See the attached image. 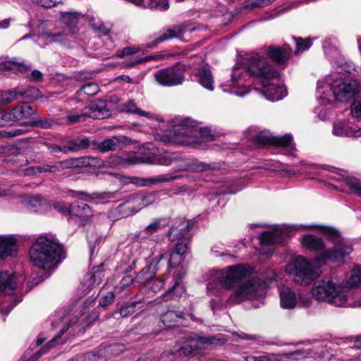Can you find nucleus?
Returning <instances> with one entry per match:
<instances>
[{
    "label": "nucleus",
    "instance_id": "f257e3e1",
    "mask_svg": "<svg viewBox=\"0 0 361 361\" xmlns=\"http://www.w3.org/2000/svg\"><path fill=\"white\" fill-rule=\"evenodd\" d=\"M249 275V267L243 264L229 266L217 272L216 277L223 288L232 289L238 286L228 298V302L240 303L259 291L264 290L266 284L259 279L253 278L243 283Z\"/></svg>",
    "mask_w": 361,
    "mask_h": 361
},
{
    "label": "nucleus",
    "instance_id": "f03ea898",
    "mask_svg": "<svg viewBox=\"0 0 361 361\" xmlns=\"http://www.w3.org/2000/svg\"><path fill=\"white\" fill-rule=\"evenodd\" d=\"M247 60V71L251 75L257 78L258 82L264 89L262 93L268 100L279 101L287 94L283 87L272 82L279 73L264 57L256 54L250 56Z\"/></svg>",
    "mask_w": 361,
    "mask_h": 361
},
{
    "label": "nucleus",
    "instance_id": "7ed1b4c3",
    "mask_svg": "<svg viewBox=\"0 0 361 361\" xmlns=\"http://www.w3.org/2000/svg\"><path fill=\"white\" fill-rule=\"evenodd\" d=\"M65 257L63 247L51 236H39L30 250L32 264L43 269L56 267Z\"/></svg>",
    "mask_w": 361,
    "mask_h": 361
},
{
    "label": "nucleus",
    "instance_id": "20e7f679",
    "mask_svg": "<svg viewBox=\"0 0 361 361\" xmlns=\"http://www.w3.org/2000/svg\"><path fill=\"white\" fill-rule=\"evenodd\" d=\"M350 291L348 288L324 279L315 284L312 289V296L317 300L326 301L335 306L350 305L348 302Z\"/></svg>",
    "mask_w": 361,
    "mask_h": 361
},
{
    "label": "nucleus",
    "instance_id": "39448f33",
    "mask_svg": "<svg viewBox=\"0 0 361 361\" xmlns=\"http://www.w3.org/2000/svg\"><path fill=\"white\" fill-rule=\"evenodd\" d=\"M321 231L331 238L335 247L322 252L319 257V260L343 261L345 256L353 251L352 245L347 240L341 238L338 231L333 227L321 226Z\"/></svg>",
    "mask_w": 361,
    "mask_h": 361
},
{
    "label": "nucleus",
    "instance_id": "423d86ee",
    "mask_svg": "<svg viewBox=\"0 0 361 361\" xmlns=\"http://www.w3.org/2000/svg\"><path fill=\"white\" fill-rule=\"evenodd\" d=\"M286 271L295 283L302 286L310 285L319 276V271L314 269L311 263L302 256L296 257L287 264Z\"/></svg>",
    "mask_w": 361,
    "mask_h": 361
},
{
    "label": "nucleus",
    "instance_id": "0eeeda50",
    "mask_svg": "<svg viewBox=\"0 0 361 361\" xmlns=\"http://www.w3.org/2000/svg\"><path fill=\"white\" fill-rule=\"evenodd\" d=\"M358 87L356 80L351 78H341L335 80L332 84L319 81L317 91L319 94H324L325 92L322 91L323 89L330 90L337 101L344 102L358 92Z\"/></svg>",
    "mask_w": 361,
    "mask_h": 361
},
{
    "label": "nucleus",
    "instance_id": "6e6552de",
    "mask_svg": "<svg viewBox=\"0 0 361 361\" xmlns=\"http://www.w3.org/2000/svg\"><path fill=\"white\" fill-rule=\"evenodd\" d=\"M58 319H54L51 322L53 329L57 327L59 322H64L66 324L60 329L59 332L46 345V346L38 350L35 357L37 358L44 354L48 349L51 348L58 343V340L61 338V336L65 334L72 324H76L78 322L79 317H81L83 313L81 309H75V307H73L68 311L59 312Z\"/></svg>",
    "mask_w": 361,
    "mask_h": 361
},
{
    "label": "nucleus",
    "instance_id": "1a4fd4ad",
    "mask_svg": "<svg viewBox=\"0 0 361 361\" xmlns=\"http://www.w3.org/2000/svg\"><path fill=\"white\" fill-rule=\"evenodd\" d=\"M157 200V194L154 192L147 195L133 194L116 209L117 212L121 217H127L134 214L141 209L153 204Z\"/></svg>",
    "mask_w": 361,
    "mask_h": 361
},
{
    "label": "nucleus",
    "instance_id": "9d476101",
    "mask_svg": "<svg viewBox=\"0 0 361 361\" xmlns=\"http://www.w3.org/2000/svg\"><path fill=\"white\" fill-rule=\"evenodd\" d=\"M185 68L180 63L164 68L154 73V78L159 84L164 86L180 85L184 80Z\"/></svg>",
    "mask_w": 361,
    "mask_h": 361
},
{
    "label": "nucleus",
    "instance_id": "9b49d317",
    "mask_svg": "<svg viewBox=\"0 0 361 361\" xmlns=\"http://www.w3.org/2000/svg\"><path fill=\"white\" fill-rule=\"evenodd\" d=\"M166 255V252L161 249L159 252V254L137 273L135 277V281L140 284L145 285L152 281L154 278L157 271L164 265L161 261L165 259Z\"/></svg>",
    "mask_w": 361,
    "mask_h": 361
},
{
    "label": "nucleus",
    "instance_id": "f8f14e48",
    "mask_svg": "<svg viewBox=\"0 0 361 361\" xmlns=\"http://www.w3.org/2000/svg\"><path fill=\"white\" fill-rule=\"evenodd\" d=\"M35 110L27 104H20L9 111L0 113V126L11 125L13 122L21 121L34 114Z\"/></svg>",
    "mask_w": 361,
    "mask_h": 361
},
{
    "label": "nucleus",
    "instance_id": "ddd939ff",
    "mask_svg": "<svg viewBox=\"0 0 361 361\" xmlns=\"http://www.w3.org/2000/svg\"><path fill=\"white\" fill-rule=\"evenodd\" d=\"M192 225L193 224L186 219H176L168 231L169 240L172 242L176 240L190 241L192 235L190 231Z\"/></svg>",
    "mask_w": 361,
    "mask_h": 361
},
{
    "label": "nucleus",
    "instance_id": "4468645a",
    "mask_svg": "<svg viewBox=\"0 0 361 361\" xmlns=\"http://www.w3.org/2000/svg\"><path fill=\"white\" fill-rule=\"evenodd\" d=\"M175 135L189 137H203L210 135V130L207 128L198 126L197 123L189 118L184 120L178 126H174Z\"/></svg>",
    "mask_w": 361,
    "mask_h": 361
},
{
    "label": "nucleus",
    "instance_id": "2eb2a0df",
    "mask_svg": "<svg viewBox=\"0 0 361 361\" xmlns=\"http://www.w3.org/2000/svg\"><path fill=\"white\" fill-rule=\"evenodd\" d=\"M279 293L281 306L284 309H293L297 305L299 307H309L311 305L312 300L308 297L299 295L297 298L295 292L288 287H281Z\"/></svg>",
    "mask_w": 361,
    "mask_h": 361
},
{
    "label": "nucleus",
    "instance_id": "dca6fc26",
    "mask_svg": "<svg viewBox=\"0 0 361 361\" xmlns=\"http://www.w3.org/2000/svg\"><path fill=\"white\" fill-rule=\"evenodd\" d=\"M9 97L6 98L8 102L19 98H23L32 101L40 97V91L35 87L29 85H20L8 92Z\"/></svg>",
    "mask_w": 361,
    "mask_h": 361
},
{
    "label": "nucleus",
    "instance_id": "f3484780",
    "mask_svg": "<svg viewBox=\"0 0 361 361\" xmlns=\"http://www.w3.org/2000/svg\"><path fill=\"white\" fill-rule=\"evenodd\" d=\"M292 52V49L288 44H284L281 47L271 45L268 49L269 58L280 66L287 63Z\"/></svg>",
    "mask_w": 361,
    "mask_h": 361
},
{
    "label": "nucleus",
    "instance_id": "a211bd4d",
    "mask_svg": "<svg viewBox=\"0 0 361 361\" xmlns=\"http://www.w3.org/2000/svg\"><path fill=\"white\" fill-rule=\"evenodd\" d=\"M71 215L79 217L80 224L85 225L90 221L92 211L87 204L77 201L71 204Z\"/></svg>",
    "mask_w": 361,
    "mask_h": 361
},
{
    "label": "nucleus",
    "instance_id": "6ab92c4d",
    "mask_svg": "<svg viewBox=\"0 0 361 361\" xmlns=\"http://www.w3.org/2000/svg\"><path fill=\"white\" fill-rule=\"evenodd\" d=\"M16 288V276L11 271H0V293L11 295Z\"/></svg>",
    "mask_w": 361,
    "mask_h": 361
},
{
    "label": "nucleus",
    "instance_id": "aec40b11",
    "mask_svg": "<svg viewBox=\"0 0 361 361\" xmlns=\"http://www.w3.org/2000/svg\"><path fill=\"white\" fill-rule=\"evenodd\" d=\"M17 252L16 240L11 236L0 235V259L13 256Z\"/></svg>",
    "mask_w": 361,
    "mask_h": 361
},
{
    "label": "nucleus",
    "instance_id": "412c9836",
    "mask_svg": "<svg viewBox=\"0 0 361 361\" xmlns=\"http://www.w3.org/2000/svg\"><path fill=\"white\" fill-rule=\"evenodd\" d=\"M31 67L30 65L25 64L24 62H20L14 58L11 61H6L0 63V72H8L11 71L14 73H25L30 70Z\"/></svg>",
    "mask_w": 361,
    "mask_h": 361
},
{
    "label": "nucleus",
    "instance_id": "4be33fe9",
    "mask_svg": "<svg viewBox=\"0 0 361 361\" xmlns=\"http://www.w3.org/2000/svg\"><path fill=\"white\" fill-rule=\"evenodd\" d=\"M178 176H171L168 175H159L154 177L150 178H133V183L138 186H148L155 185L159 183H165L176 179Z\"/></svg>",
    "mask_w": 361,
    "mask_h": 361
},
{
    "label": "nucleus",
    "instance_id": "5701e85b",
    "mask_svg": "<svg viewBox=\"0 0 361 361\" xmlns=\"http://www.w3.org/2000/svg\"><path fill=\"white\" fill-rule=\"evenodd\" d=\"M196 341L192 340V337H189L187 340L180 346H175L171 351V354L176 357H185L191 355L197 350Z\"/></svg>",
    "mask_w": 361,
    "mask_h": 361
},
{
    "label": "nucleus",
    "instance_id": "b1692460",
    "mask_svg": "<svg viewBox=\"0 0 361 361\" xmlns=\"http://www.w3.org/2000/svg\"><path fill=\"white\" fill-rule=\"evenodd\" d=\"M89 118L93 119H103L108 118L110 115V111L106 107V104L104 101H98L91 104L90 106Z\"/></svg>",
    "mask_w": 361,
    "mask_h": 361
},
{
    "label": "nucleus",
    "instance_id": "393cba45",
    "mask_svg": "<svg viewBox=\"0 0 361 361\" xmlns=\"http://www.w3.org/2000/svg\"><path fill=\"white\" fill-rule=\"evenodd\" d=\"M283 240V232L279 228L265 231L260 235L261 243L265 245L279 244L282 243Z\"/></svg>",
    "mask_w": 361,
    "mask_h": 361
},
{
    "label": "nucleus",
    "instance_id": "a878e982",
    "mask_svg": "<svg viewBox=\"0 0 361 361\" xmlns=\"http://www.w3.org/2000/svg\"><path fill=\"white\" fill-rule=\"evenodd\" d=\"M183 35L182 30L179 27H175L164 31L158 37H156L152 42L147 44V47H154L159 44L173 38H180Z\"/></svg>",
    "mask_w": 361,
    "mask_h": 361
},
{
    "label": "nucleus",
    "instance_id": "bb28decb",
    "mask_svg": "<svg viewBox=\"0 0 361 361\" xmlns=\"http://www.w3.org/2000/svg\"><path fill=\"white\" fill-rule=\"evenodd\" d=\"M301 243L307 249L318 251L324 247V243L319 237L313 235H305L302 238Z\"/></svg>",
    "mask_w": 361,
    "mask_h": 361
},
{
    "label": "nucleus",
    "instance_id": "cd10ccee",
    "mask_svg": "<svg viewBox=\"0 0 361 361\" xmlns=\"http://www.w3.org/2000/svg\"><path fill=\"white\" fill-rule=\"evenodd\" d=\"M161 219H155L143 230L140 231L139 233L134 237V240L141 242L142 240L148 238L151 235L158 231L161 226Z\"/></svg>",
    "mask_w": 361,
    "mask_h": 361
},
{
    "label": "nucleus",
    "instance_id": "c85d7f7f",
    "mask_svg": "<svg viewBox=\"0 0 361 361\" xmlns=\"http://www.w3.org/2000/svg\"><path fill=\"white\" fill-rule=\"evenodd\" d=\"M273 145L285 148L290 154L296 150L295 145L293 142V137L290 134H286L283 136H274Z\"/></svg>",
    "mask_w": 361,
    "mask_h": 361
},
{
    "label": "nucleus",
    "instance_id": "c756f323",
    "mask_svg": "<svg viewBox=\"0 0 361 361\" xmlns=\"http://www.w3.org/2000/svg\"><path fill=\"white\" fill-rule=\"evenodd\" d=\"M184 318L183 312L168 310L161 316V322L169 327L175 326L176 324Z\"/></svg>",
    "mask_w": 361,
    "mask_h": 361
},
{
    "label": "nucleus",
    "instance_id": "7c9ffc66",
    "mask_svg": "<svg viewBox=\"0 0 361 361\" xmlns=\"http://www.w3.org/2000/svg\"><path fill=\"white\" fill-rule=\"evenodd\" d=\"M198 81L201 85L209 90L214 89V79L211 71L202 67L198 71Z\"/></svg>",
    "mask_w": 361,
    "mask_h": 361
},
{
    "label": "nucleus",
    "instance_id": "2f4dec72",
    "mask_svg": "<svg viewBox=\"0 0 361 361\" xmlns=\"http://www.w3.org/2000/svg\"><path fill=\"white\" fill-rule=\"evenodd\" d=\"M90 146V142L88 138H75L70 140L68 142V145H65L66 153L71 152H77L80 149H87Z\"/></svg>",
    "mask_w": 361,
    "mask_h": 361
},
{
    "label": "nucleus",
    "instance_id": "473e14b6",
    "mask_svg": "<svg viewBox=\"0 0 361 361\" xmlns=\"http://www.w3.org/2000/svg\"><path fill=\"white\" fill-rule=\"evenodd\" d=\"M89 118L87 113H78L77 111H70L66 118L57 124L59 125H72L78 123L85 122Z\"/></svg>",
    "mask_w": 361,
    "mask_h": 361
},
{
    "label": "nucleus",
    "instance_id": "72a5a7b5",
    "mask_svg": "<svg viewBox=\"0 0 361 361\" xmlns=\"http://www.w3.org/2000/svg\"><path fill=\"white\" fill-rule=\"evenodd\" d=\"M122 141L121 137L114 136L111 138L104 140L102 142L98 144V149L102 152H106L109 151L116 150L119 143Z\"/></svg>",
    "mask_w": 361,
    "mask_h": 361
},
{
    "label": "nucleus",
    "instance_id": "f704fd0d",
    "mask_svg": "<svg viewBox=\"0 0 361 361\" xmlns=\"http://www.w3.org/2000/svg\"><path fill=\"white\" fill-rule=\"evenodd\" d=\"M119 109L122 112L134 114H137V115H139L141 116H145V117L149 116V113L144 111L141 110L140 109H139L137 106L135 102L132 99H130V100L121 104L119 106Z\"/></svg>",
    "mask_w": 361,
    "mask_h": 361
},
{
    "label": "nucleus",
    "instance_id": "c9c22d12",
    "mask_svg": "<svg viewBox=\"0 0 361 361\" xmlns=\"http://www.w3.org/2000/svg\"><path fill=\"white\" fill-rule=\"evenodd\" d=\"M185 293V288L179 282L176 281L171 287L169 288L162 295L161 297L165 298L170 296L171 299L176 300L180 298Z\"/></svg>",
    "mask_w": 361,
    "mask_h": 361
},
{
    "label": "nucleus",
    "instance_id": "e433bc0d",
    "mask_svg": "<svg viewBox=\"0 0 361 361\" xmlns=\"http://www.w3.org/2000/svg\"><path fill=\"white\" fill-rule=\"evenodd\" d=\"M274 140V136L271 135L267 130H263L259 133L254 138L255 142L260 146L273 145Z\"/></svg>",
    "mask_w": 361,
    "mask_h": 361
},
{
    "label": "nucleus",
    "instance_id": "4c0bfd02",
    "mask_svg": "<svg viewBox=\"0 0 361 361\" xmlns=\"http://www.w3.org/2000/svg\"><path fill=\"white\" fill-rule=\"evenodd\" d=\"M332 133L336 136L349 137L353 135V130L347 124L338 123L334 125Z\"/></svg>",
    "mask_w": 361,
    "mask_h": 361
},
{
    "label": "nucleus",
    "instance_id": "58836bf2",
    "mask_svg": "<svg viewBox=\"0 0 361 361\" xmlns=\"http://www.w3.org/2000/svg\"><path fill=\"white\" fill-rule=\"evenodd\" d=\"M191 337L192 340L196 341L197 343L195 345H197V350L208 345H214L218 341V339L215 336H200L195 335Z\"/></svg>",
    "mask_w": 361,
    "mask_h": 361
},
{
    "label": "nucleus",
    "instance_id": "ea45409f",
    "mask_svg": "<svg viewBox=\"0 0 361 361\" xmlns=\"http://www.w3.org/2000/svg\"><path fill=\"white\" fill-rule=\"evenodd\" d=\"M293 39L295 40L296 45L294 51L295 55H298L301 52L310 49L312 44L311 39L309 38L303 39L302 37H293Z\"/></svg>",
    "mask_w": 361,
    "mask_h": 361
},
{
    "label": "nucleus",
    "instance_id": "a19ab883",
    "mask_svg": "<svg viewBox=\"0 0 361 361\" xmlns=\"http://www.w3.org/2000/svg\"><path fill=\"white\" fill-rule=\"evenodd\" d=\"M80 16L78 13L66 12L62 14L61 20L68 27L73 28L76 27Z\"/></svg>",
    "mask_w": 361,
    "mask_h": 361
},
{
    "label": "nucleus",
    "instance_id": "79ce46f5",
    "mask_svg": "<svg viewBox=\"0 0 361 361\" xmlns=\"http://www.w3.org/2000/svg\"><path fill=\"white\" fill-rule=\"evenodd\" d=\"M104 276V272L99 269V267L93 268L92 272L90 274V277L87 279L88 286L93 287L99 284Z\"/></svg>",
    "mask_w": 361,
    "mask_h": 361
},
{
    "label": "nucleus",
    "instance_id": "37998d69",
    "mask_svg": "<svg viewBox=\"0 0 361 361\" xmlns=\"http://www.w3.org/2000/svg\"><path fill=\"white\" fill-rule=\"evenodd\" d=\"M57 123L51 118L38 117L33 119L32 125L43 129H49Z\"/></svg>",
    "mask_w": 361,
    "mask_h": 361
},
{
    "label": "nucleus",
    "instance_id": "c03bdc74",
    "mask_svg": "<svg viewBox=\"0 0 361 361\" xmlns=\"http://www.w3.org/2000/svg\"><path fill=\"white\" fill-rule=\"evenodd\" d=\"M348 285L350 288L361 286V268L355 267L353 269Z\"/></svg>",
    "mask_w": 361,
    "mask_h": 361
},
{
    "label": "nucleus",
    "instance_id": "a18cd8bd",
    "mask_svg": "<svg viewBox=\"0 0 361 361\" xmlns=\"http://www.w3.org/2000/svg\"><path fill=\"white\" fill-rule=\"evenodd\" d=\"M82 157L75 159H68L62 161H59L60 170L64 169H71L76 167H82Z\"/></svg>",
    "mask_w": 361,
    "mask_h": 361
},
{
    "label": "nucleus",
    "instance_id": "49530a36",
    "mask_svg": "<svg viewBox=\"0 0 361 361\" xmlns=\"http://www.w3.org/2000/svg\"><path fill=\"white\" fill-rule=\"evenodd\" d=\"M99 90V87L97 84L94 82H89L82 86L79 90H78V94L80 95L82 92L88 96L95 95Z\"/></svg>",
    "mask_w": 361,
    "mask_h": 361
},
{
    "label": "nucleus",
    "instance_id": "de8ad7c7",
    "mask_svg": "<svg viewBox=\"0 0 361 361\" xmlns=\"http://www.w3.org/2000/svg\"><path fill=\"white\" fill-rule=\"evenodd\" d=\"M35 173H55L61 171L59 163L55 165L42 164L32 167Z\"/></svg>",
    "mask_w": 361,
    "mask_h": 361
},
{
    "label": "nucleus",
    "instance_id": "09e8293b",
    "mask_svg": "<svg viewBox=\"0 0 361 361\" xmlns=\"http://www.w3.org/2000/svg\"><path fill=\"white\" fill-rule=\"evenodd\" d=\"M140 304V301H135L130 303H126L123 305L120 308V314L122 317H127L132 314H133L135 311L136 306Z\"/></svg>",
    "mask_w": 361,
    "mask_h": 361
},
{
    "label": "nucleus",
    "instance_id": "8fccbe9b",
    "mask_svg": "<svg viewBox=\"0 0 361 361\" xmlns=\"http://www.w3.org/2000/svg\"><path fill=\"white\" fill-rule=\"evenodd\" d=\"M82 163V167H101L104 165L102 159L91 157H83Z\"/></svg>",
    "mask_w": 361,
    "mask_h": 361
},
{
    "label": "nucleus",
    "instance_id": "3c124183",
    "mask_svg": "<svg viewBox=\"0 0 361 361\" xmlns=\"http://www.w3.org/2000/svg\"><path fill=\"white\" fill-rule=\"evenodd\" d=\"M346 183L353 193L361 197V182L358 179L351 177L347 178Z\"/></svg>",
    "mask_w": 361,
    "mask_h": 361
},
{
    "label": "nucleus",
    "instance_id": "603ef678",
    "mask_svg": "<svg viewBox=\"0 0 361 361\" xmlns=\"http://www.w3.org/2000/svg\"><path fill=\"white\" fill-rule=\"evenodd\" d=\"M148 6L150 8L166 11L169 7V4L168 0H149Z\"/></svg>",
    "mask_w": 361,
    "mask_h": 361
},
{
    "label": "nucleus",
    "instance_id": "864d4df0",
    "mask_svg": "<svg viewBox=\"0 0 361 361\" xmlns=\"http://www.w3.org/2000/svg\"><path fill=\"white\" fill-rule=\"evenodd\" d=\"M102 353H95L94 352H88L83 355L78 357V361H99L102 359Z\"/></svg>",
    "mask_w": 361,
    "mask_h": 361
},
{
    "label": "nucleus",
    "instance_id": "5fc2aeb1",
    "mask_svg": "<svg viewBox=\"0 0 361 361\" xmlns=\"http://www.w3.org/2000/svg\"><path fill=\"white\" fill-rule=\"evenodd\" d=\"M245 361H278L275 358V355L274 354H267L261 356H246L245 357Z\"/></svg>",
    "mask_w": 361,
    "mask_h": 361
},
{
    "label": "nucleus",
    "instance_id": "6e6d98bb",
    "mask_svg": "<svg viewBox=\"0 0 361 361\" xmlns=\"http://www.w3.org/2000/svg\"><path fill=\"white\" fill-rule=\"evenodd\" d=\"M123 351V345L119 343H114L105 348V352L113 355H118Z\"/></svg>",
    "mask_w": 361,
    "mask_h": 361
},
{
    "label": "nucleus",
    "instance_id": "4d7b16f0",
    "mask_svg": "<svg viewBox=\"0 0 361 361\" xmlns=\"http://www.w3.org/2000/svg\"><path fill=\"white\" fill-rule=\"evenodd\" d=\"M92 76L93 73L86 71L75 72L73 75L74 79L78 82H83L87 80H90Z\"/></svg>",
    "mask_w": 361,
    "mask_h": 361
},
{
    "label": "nucleus",
    "instance_id": "13d9d810",
    "mask_svg": "<svg viewBox=\"0 0 361 361\" xmlns=\"http://www.w3.org/2000/svg\"><path fill=\"white\" fill-rule=\"evenodd\" d=\"M182 260H183V256L173 252L170 255V257L168 261V266L170 268H175L178 264H180Z\"/></svg>",
    "mask_w": 361,
    "mask_h": 361
},
{
    "label": "nucleus",
    "instance_id": "bf43d9fd",
    "mask_svg": "<svg viewBox=\"0 0 361 361\" xmlns=\"http://www.w3.org/2000/svg\"><path fill=\"white\" fill-rule=\"evenodd\" d=\"M115 299V295L113 292H108L105 295H103L100 299L99 304L102 307H106L111 305Z\"/></svg>",
    "mask_w": 361,
    "mask_h": 361
},
{
    "label": "nucleus",
    "instance_id": "052dcab7",
    "mask_svg": "<svg viewBox=\"0 0 361 361\" xmlns=\"http://www.w3.org/2000/svg\"><path fill=\"white\" fill-rule=\"evenodd\" d=\"M308 353H306L302 350H297L294 352H290L285 354V357L289 360H298L300 357L304 358L307 356Z\"/></svg>",
    "mask_w": 361,
    "mask_h": 361
},
{
    "label": "nucleus",
    "instance_id": "680f3d73",
    "mask_svg": "<svg viewBox=\"0 0 361 361\" xmlns=\"http://www.w3.org/2000/svg\"><path fill=\"white\" fill-rule=\"evenodd\" d=\"M53 206L56 211L63 214H71V204L67 205L63 202H57Z\"/></svg>",
    "mask_w": 361,
    "mask_h": 361
},
{
    "label": "nucleus",
    "instance_id": "e2e57ef3",
    "mask_svg": "<svg viewBox=\"0 0 361 361\" xmlns=\"http://www.w3.org/2000/svg\"><path fill=\"white\" fill-rule=\"evenodd\" d=\"M181 242L178 243L175 247L174 252L183 256L185 254L188 249V243L190 241L180 240Z\"/></svg>",
    "mask_w": 361,
    "mask_h": 361
},
{
    "label": "nucleus",
    "instance_id": "0e129e2a",
    "mask_svg": "<svg viewBox=\"0 0 361 361\" xmlns=\"http://www.w3.org/2000/svg\"><path fill=\"white\" fill-rule=\"evenodd\" d=\"M351 114L354 117L361 118V98L352 103Z\"/></svg>",
    "mask_w": 361,
    "mask_h": 361
},
{
    "label": "nucleus",
    "instance_id": "69168bd1",
    "mask_svg": "<svg viewBox=\"0 0 361 361\" xmlns=\"http://www.w3.org/2000/svg\"><path fill=\"white\" fill-rule=\"evenodd\" d=\"M45 145L47 149L49 150V152L52 154L59 152L67 154L65 146L61 147L54 143H46Z\"/></svg>",
    "mask_w": 361,
    "mask_h": 361
},
{
    "label": "nucleus",
    "instance_id": "338daca9",
    "mask_svg": "<svg viewBox=\"0 0 361 361\" xmlns=\"http://www.w3.org/2000/svg\"><path fill=\"white\" fill-rule=\"evenodd\" d=\"M43 35L47 38L50 39L52 42H62L64 39L63 35L61 32L57 34L44 32Z\"/></svg>",
    "mask_w": 361,
    "mask_h": 361
},
{
    "label": "nucleus",
    "instance_id": "774afa93",
    "mask_svg": "<svg viewBox=\"0 0 361 361\" xmlns=\"http://www.w3.org/2000/svg\"><path fill=\"white\" fill-rule=\"evenodd\" d=\"M92 29L99 36H101V35H106L109 33V29L107 28L103 23H100L99 25L93 24L92 25Z\"/></svg>",
    "mask_w": 361,
    "mask_h": 361
}]
</instances>
